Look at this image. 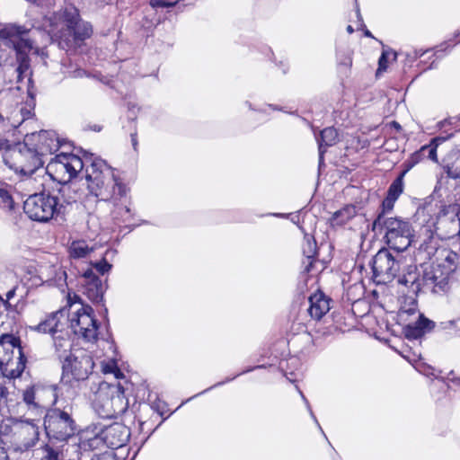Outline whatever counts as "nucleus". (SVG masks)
Returning <instances> with one entry per match:
<instances>
[{
	"label": "nucleus",
	"instance_id": "1",
	"mask_svg": "<svg viewBox=\"0 0 460 460\" xmlns=\"http://www.w3.org/2000/svg\"><path fill=\"white\" fill-rule=\"evenodd\" d=\"M84 180L88 195L98 202L121 199L129 188L117 174V170L101 158H93L84 170Z\"/></svg>",
	"mask_w": 460,
	"mask_h": 460
},
{
	"label": "nucleus",
	"instance_id": "2",
	"mask_svg": "<svg viewBox=\"0 0 460 460\" xmlns=\"http://www.w3.org/2000/svg\"><path fill=\"white\" fill-rule=\"evenodd\" d=\"M49 22L50 39L65 50L79 47L93 32L90 23L82 21L78 10L72 6L54 13Z\"/></svg>",
	"mask_w": 460,
	"mask_h": 460
},
{
	"label": "nucleus",
	"instance_id": "3",
	"mask_svg": "<svg viewBox=\"0 0 460 460\" xmlns=\"http://www.w3.org/2000/svg\"><path fill=\"white\" fill-rule=\"evenodd\" d=\"M130 437L129 429L122 423L114 422L109 426L92 425L81 436L79 449L95 450L103 445L115 449L126 445Z\"/></svg>",
	"mask_w": 460,
	"mask_h": 460
},
{
	"label": "nucleus",
	"instance_id": "4",
	"mask_svg": "<svg viewBox=\"0 0 460 460\" xmlns=\"http://www.w3.org/2000/svg\"><path fill=\"white\" fill-rule=\"evenodd\" d=\"M128 402L119 383L102 381L94 391L93 408L102 419L117 418L128 409Z\"/></svg>",
	"mask_w": 460,
	"mask_h": 460
},
{
	"label": "nucleus",
	"instance_id": "5",
	"mask_svg": "<svg viewBox=\"0 0 460 460\" xmlns=\"http://www.w3.org/2000/svg\"><path fill=\"white\" fill-rule=\"evenodd\" d=\"M65 317L66 308H63L50 314L34 327V330L39 332L51 334L55 352L63 361L66 360V358H70V355H73V341L70 332L66 328L67 323Z\"/></svg>",
	"mask_w": 460,
	"mask_h": 460
},
{
	"label": "nucleus",
	"instance_id": "6",
	"mask_svg": "<svg viewBox=\"0 0 460 460\" xmlns=\"http://www.w3.org/2000/svg\"><path fill=\"white\" fill-rule=\"evenodd\" d=\"M94 363L90 355L82 349H75L70 358H66L62 365V377L59 390H66L69 395H74V391L81 381L87 379L92 373Z\"/></svg>",
	"mask_w": 460,
	"mask_h": 460
},
{
	"label": "nucleus",
	"instance_id": "7",
	"mask_svg": "<svg viewBox=\"0 0 460 460\" xmlns=\"http://www.w3.org/2000/svg\"><path fill=\"white\" fill-rule=\"evenodd\" d=\"M373 230L380 234L384 232L388 246L398 252L405 251L411 244L412 228L406 220L378 214L373 222Z\"/></svg>",
	"mask_w": 460,
	"mask_h": 460
},
{
	"label": "nucleus",
	"instance_id": "8",
	"mask_svg": "<svg viewBox=\"0 0 460 460\" xmlns=\"http://www.w3.org/2000/svg\"><path fill=\"white\" fill-rule=\"evenodd\" d=\"M415 296L410 295L404 296L397 314L399 323L403 326L405 336L414 340L431 332L436 326L435 322L419 312Z\"/></svg>",
	"mask_w": 460,
	"mask_h": 460
},
{
	"label": "nucleus",
	"instance_id": "9",
	"mask_svg": "<svg viewBox=\"0 0 460 460\" xmlns=\"http://www.w3.org/2000/svg\"><path fill=\"white\" fill-rule=\"evenodd\" d=\"M55 402L58 406L47 412L44 419L45 430L50 439L66 441L76 430L75 421L72 417L73 407L66 404L61 408V400L58 396Z\"/></svg>",
	"mask_w": 460,
	"mask_h": 460
},
{
	"label": "nucleus",
	"instance_id": "10",
	"mask_svg": "<svg viewBox=\"0 0 460 460\" xmlns=\"http://www.w3.org/2000/svg\"><path fill=\"white\" fill-rule=\"evenodd\" d=\"M31 30L23 25L7 23L0 30V38L5 40V45L16 52L19 63L17 71L22 75L28 71L30 61L28 54L33 50V41L28 38Z\"/></svg>",
	"mask_w": 460,
	"mask_h": 460
},
{
	"label": "nucleus",
	"instance_id": "11",
	"mask_svg": "<svg viewBox=\"0 0 460 460\" xmlns=\"http://www.w3.org/2000/svg\"><path fill=\"white\" fill-rule=\"evenodd\" d=\"M26 358L21 347V341L13 334L0 337V370L8 378L20 376L25 368Z\"/></svg>",
	"mask_w": 460,
	"mask_h": 460
},
{
	"label": "nucleus",
	"instance_id": "12",
	"mask_svg": "<svg viewBox=\"0 0 460 460\" xmlns=\"http://www.w3.org/2000/svg\"><path fill=\"white\" fill-rule=\"evenodd\" d=\"M69 311L66 309V321L75 335H80L86 341H94L98 335V324L90 305L81 302H73L69 305Z\"/></svg>",
	"mask_w": 460,
	"mask_h": 460
},
{
	"label": "nucleus",
	"instance_id": "13",
	"mask_svg": "<svg viewBox=\"0 0 460 460\" xmlns=\"http://www.w3.org/2000/svg\"><path fill=\"white\" fill-rule=\"evenodd\" d=\"M92 159V155L84 156V160H83L74 154L60 153L51 158L47 164L46 171L54 181L66 184L84 169L85 170Z\"/></svg>",
	"mask_w": 460,
	"mask_h": 460
},
{
	"label": "nucleus",
	"instance_id": "14",
	"mask_svg": "<svg viewBox=\"0 0 460 460\" xmlns=\"http://www.w3.org/2000/svg\"><path fill=\"white\" fill-rule=\"evenodd\" d=\"M60 208L58 198L45 192L30 195L23 204L25 214L31 219L39 222L52 219L59 213Z\"/></svg>",
	"mask_w": 460,
	"mask_h": 460
},
{
	"label": "nucleus",
	"instance_id": "15",
	"mask_svg": "<svg viewBox=\"0 0 460 460\" xmlns=\"http://www.w3.org/2000/svg\"><path fill=\"white\" fill-rule=\"evenodd\" d=\"M13 163L11 165L15 172L23 175H31L37 169L43 166L45 161L40 156L31 146L26 145L24 138L23 145L21 146L18 151L13 153Z\"/></svg>",
	"mask_w": 460,
	"mask_h": 460
},
{
	"label": "nucleus",
	"instance_id": "16",
	"mask_svg": "<svg viewBox=\"0 0 460 460\" xmlns=\"http://www.w3.org/2000/svg\"><path fill=\"white\" fill-rule=\"evenodd\" d=\"M26 145L31 146L35 152L44 159L45 156L58 151L61 141L56 132L41 130L25 136Z\"/></svg>",
	"mask_w": 460,
	"mask_h": 460
},
{
	"label": "nucleus",
	"instance_id": "17",
	"mask_svg": "<svg viewBox=\"0 0 460 460\" xmlns=\"http://www.w3.org/2000/svg\"><path fill=\"white\" fill-rule=\"evenodd\" d=\"M372 270L376 278L390 281L400 270V261L387 250H380L373 259Z\"/></svg>",
	"mask_w": 460,
	"mask_h": 460
},
{
	"label": "nucleus",
	"instance_id": "18",
	"mask_svg": "<svg viewBox=\"0 0 460 460\" xmlns=\"http://www.w3.org/2000/svg\"><path fill=\"white\" fill-rule=\"evenodd\" d=\"M12 430H13L17 441L24 447L22 454L24 455V458H28L31 455L29 449L39 439V427L31 421L19 420L13 421Z\"/></svg>",
	"mask_w": 460,
	"mask_h": 460
},
{
	"label": "nucleus",
	"instance_id": "19",
	"mask_svg": "<svg viewBox=\"0 0 460 460\" xmlns=\"http://www.w3.org/2000/svg\"><path fill=\"white\" fill-rule=\"evenodd\" d=\"M452 269L443 270L437 267L431 270L425 271L421 277L422 291L431 292L436 295H442L449 288V273Z\"/></svg>",
	"mask_w": 460,
	"mask_h": 460
},
{
	"label": "nucleus",
	"instance_id": "20",
	"mask_svg": "<svg viewBox=\"0 0 460 460\" xmlns=\"http://www.w3.org/2000/svg\"><path fill=\"white\" fill-rule=\"evenodd\" d=\"M109 203L112 205L111 216L114 224L119 227H131L134 212L131 209L129 191H126L123 199L111 200Z\"/></svg>",
	"mask_w": 460,
	"mask_h": 460
},
{
	"label": "nucleus",
	"instance_id": "21",
	"mask_svg": "<svg viewBox=\"0 0 460 460\" xmlns=\"http://www.w3.org/2000/svg\"><path fill=\"white\" fill-rule=\"evenodd\" d=\"M81 284L83 293L89 300L93 303H100L102 301L106 287L92 269L84 271L82 276Z\"/></svg>",
	"mask_w": 460,
	"mask_h": 460
},
{
	"label": "nucleus",
	"instance_id": "22",
	"mask_svg": "<svg viewBox=\"0 0 460 460\" xmlns=\"http://www.w3.org/2000/svg\"><path fill=\"white\" fill-rule=\"evenodd\" d=\"M309 315L315 320H320L330 310V299L323 292L318 291L309 296Z\"/></svg>",
	"mask_w": 460,
	"mask_h": 460
},
{
	"label": "nucleus",
	"instance_id": "23",
	"mask_svg": "<svg viewBox=\"0 0 460 460\" xmlns=\"http://www.w3.org/2000/svg\"><path fill=\"white\" fill-rule=\"evenodd\" d=\"M303 254L305 257V261L303 262L305 265V270L308 273L314 271L315 255L317 254V245L314 238L309 234L305 235L303 243Z\"/></svg>",
	"mask_w": 460,
	"mask_h": 460
},
{
	"label": "nucleus",
	"instance_id": "24",
	"mask_svg": "<svg viewBox=\"0 0 460 460\" xmlns=\"http://www.w3.org/2000/svg\"><path fill=\"white\" fill-rule=\"evenodd\" d=\"M398 283L408 289V295L417 296L422 291V281L419 273L415 270H410L406 274L400 277Z\"/></svg>",
	"mask_w": 460,
	"mask_h": 460
},
{
	"label": "nucleus",
	"instance_id": "25",
	"mask_svg": "<svg viewBox=\"0 0 460 460\" xmlns=\"http://www.w3.org/2000/svg\"><path fill=\"white\" fill-rule=\"evenodd\" d=\"M338 138L337 130L332 127H328L323 129L320 133V137H317L319 145V165L323 163V154L327 146H333Z\"/></svg>",
	"mask_w": 460,
	"mask_h": 460
},
{
	"label": "nucleus",
	"instance_id": "26",
	"mask_svg": "<svg viewBox=\"0 0 460 460\" xmlns=\"http://www.w3.org/2000/svg\"><path fill=\"white\" fill-rule=\"evenodd\" d=\"M92 252L93 247L84 240L73 241L69 245V255L73 259L86 258Z\"/></svg>",
	"mask_w": 460,
	"mask_h": 460
},
{
	"label": "nucleus",
	"instance_id": "27",
	"mask_svg": "<svg viewBox=\"0 0 460 460\" xmlns=\"http://www.w3.org/2000/svg\"><path fill=\"white\" fill-rule=\"evenodd\" d=\"M73 452L76 454L78 460H117L112 453L105 452L101 455L93 454V450H81L79 449V443L76 447H71Z\"/></svg>",
	"mask_w": 460,
	"mask_h": 460
},
{
	"label": "nucleus",
	"instance_id": "28",
	"mask_svg": "<svg viewBox=\"0 0 460 460\" xmlns=\"http://www.w3.org/2000/svg\"><path fill=\"white\" fill-rule=\"evenodd\" d=\"M116 254V250L108 249L103 254L102 260L92 263V266L102 275L109 273L112 269V264L111 261L115 258Z\"/></svg>",
	"mask_w": 460,
	"mask_h": 460
},
{
	"label": "nucleus",
	"instance_id": "29",
	"mask_svg": "<svg viewBox=\"0 0 460 460\" xmlns=\"http://www.w3.org/2000/svg\"><path fill=\"white\" fill-rule=\"evenodd\" d=\"M43 456L42 460H78L76 455L68 459H65L63 451L55 449L50 445H46L42 448Z\"/></svg>",
	"mask_w": 460,
	"mask_h": 460
},
{
	"label": "nucleus",
	"instance_id": "30",
	"mask_svg": "<svg viewBox=\"0 0 460 460\" xmlns=\"http://www.w3.org/2000/svg\"><path fill=\"white\" fill-rule=\"evenodd\" d=\"M453 134H448L447 136H438L434 137L429 145V155L428 158L430 159L433 162H438V156H437V149L439 145L449 139Z\"/></svg>",
	"mask_w": 460,
	"mask_h": 460
},
{
	"label": "nucleus",
	"instance_id": "31",
	"mask_svg": "<svg viewBox=\"0 0 460 460\" xmlns=\"http://www.w3.org/2000/svg\"><path fill=\"white\" fill-rule=\"evenodd\" d=\"M404 188L403 173H400L388 188L387 195L398 199Z\"/></svg>",
	"mask_w": 460,
	"mask_h": 460
},
{
	"label": "nucleus",
	"instance_id": "32",
	"mask_svg": "<svg viewBox=\"0 0 460 460\" xmlns=\"http://www.w3.org/2000/svg\"><path fill=\"white\" fill-rule=\"evenodd\" d=\"M0 207L6 209H12L13 200L7 190V185L0 181Z\"/></svg>",
	"mask_w": 460,
	"mask_h": 460
},
{
	"label": "nucleus",
	"instance_id": "33",
	"mask_svg": "<svg viewBox=\"0 0 460 460\" xmlns=\"http://www.w3.org/2000/svg\"><path fill=\"white\" fill-rule=\"evenodd\" d=\"M263 367H265V366H264V365H258V366H255V367H249V368H247V369L243 370V372H241L240 374H237L236 376H233V377H231V378H227V379H226L225 381L218 382V383H217L216 385H212V386H210V387H208V388L205 389L204 391H202V392H200V393H199V394H195L194 396H192V397H190V398L187 399L185 402H182V404H183V403H185V402H190L191 399H193V398H195V397H197V396H199V395H200V394H203L207 393L208 391H209V390L213 389L214 387L223 385L224 384H226V383H227V382H230V381L234 380L236 376H240V375H243V374H245V373H249V372H251V371H252V370H254V369H259V368H263Z\"/></svg>",
	"mask_w": 460,
	"mask_h": 460
},
{
	"label": "nucleus",
	"instance_id": "34",
	"mask_svg": "<svg viewBox=\"0 0 460 460\" xmlns=\"http://www.w3.org/2000/svg\"><path fill=\"white\" fill-rule=\"evenodd\" d=\"M51 279L50 277H44L42 267L40 268V275H34L30 278L31 287H39L43 283L48 282Z\"/></svg>",
	"mask_w": 460,
	"mask_h": 460
},
{
	"label": "nucleus",
	"instance_id": "35",
	"mask_svg": "<svg viewBox=\"0 0 460 460\" xmlns=\"http://www.w3.org/2000/svg\"><path fill=\"white\" fill-rule=\"evenodd\" d=\"M36 388L29 387L23 392V401L28 405L37 406L38 403L35 402L36 397Z\"/></svg>",
	"mask_w": 460,
	"mask_h": 460
},
{
	"label": "nucleus",
	"instance_id": "36",
	"mask_svg": "<svg viewBox=\"0 0 460 460\" xmlns=\"http://www.w3.org/2000/svg\"><path fill=\"white\" fill-rule=\"evenodd\" d=\"M102 372L104 374H114L116 379H119L123 374L118 369L114 362H110L102 365Z\"/></svg>",
	"mask_w": 460,
	"mask_h": 460
},
{
	"label": "nucleus",
	"instance_id": "37",
	"mask_svg": "<svg viewBox=\"0 0 460 460\" xmlns=\"http://www.w3.org/2000/svg\"><path fill=\"white\" fill-rule=\"evenodd\" d=\"M16 420L8 419L2 421L0 424V435L1 436H8L9 434H13V430H12L13 421Z\"/></svg>",
	"mask_w": 460,
	"mask_h": 460
},
{
	"label": "nucleus",
	"instance_id": "38",
	"mask_svg": "<svg viewBox=\"0 0 460 460\" xmlns=\"http://www.w3.org/2000/svg\"><path fill=\"white\" fill-rule=\"evenodd\" d=\"M426 152L429 153V146L425 145L421 146L419 151L413 153L409 159L416 165L420 161H421Z\"/></svg>",
	"mask_w": 460,
	"mask_h": 460
},
{
	"label": "nucleus",
	"instance_id": "39",
	"mask_svg": "<svg viewBox=\"0 0 460 460\" xmlns=\"http://www.w3.org/2000/svg\"><path fill=\"white\" fill-rule=\"evenodd\" d=\"M388 55L389 53L386 51H383L379 60H378V68L376 70V75H378L380 73L385 72L387 68V63H388Z\"/></svg>",
	"mask_w": 460,
	"mask_h": 460
},
{
	"label": "nucleus",
	"instance_id": "40",
	"mask_svg": "<svg viewBox=\"0 0 460 460\" xmlns=\"http://www.w3.org/2000/svg\"><path fill=\"white\" fill-rule=\"evenodd\" d=\"M396 200V199L387 195L382 202V212L380 214L385 215L386 211L392 210Z\"/></svg>",
	"mask_w": 460,
	"mask_h": 460
},
{
	"label": "nucleus",
	"instance_id": "41",
	"mask_svg": "<svg viewBox=\"0 0 460 460\" xmlns=\"http://www.w3.org/2000/svg\"><path fill=\"white\" fill-rule=\"evenodd\" d=\"M296 389L298 390L301 397H302V400L304 401L308 411H309V414L311 416V418L314 420V421L316 423L317 427L319 428V429L321 430V432L325 436V434L323 433V430L322 429V427L320 426L315 415L314 414L313 411H312V408L310 406V403L308 402V400L305 398V396L304 395V394L298 389V387L296 386Z\"/></svg>",
	"mask_w": 460,
	"mask_h": 460
},
{
	"label": "nucleus",
	"instance_id": "42",
	"mask_svg": "<svg viewBox=\"0 0 460 460\" xmlns=\"http://www.w3.org/2000/svg\"><path fill=\"white\" fill-rule=\"evenodd\" d=\"M447 174L451 178H460V158L456 161V165L448 168Z\"/></svg>",
	"mask_w": 460,
	"mask_h": 460
},
{
	"label": "nucleus",
	"instance_id": "43",
	"mask_svg": "<svg viewBox=\"0 0 460 460\" xmlns=\"http://www.w3.org/2000/svg\"><path fill=\"white\" fill-rule=\"evenodd\" d=\"M17 286L13 287L12 289H10L7 293H6V299H3L0 301V303H2L4 306H9L10 305V303L9 301L14 297L15 294H16V290H17Z\"/></svg>",
	"mask_w": 460,
	"mask_h": 460
},
{
	"label": "nucleus",
	"instance_id": "44",
	"mask_svg": "<svg viewBox=\"0 0 460 460\" xmlns=\"http://www.w3.org/2000/svg\"><path fill=\"white\" fill-rule=\"evenodd\" d=\"M356 13H357V18H358V21L361 22V23H360V28H359V29L364 30V35H365L366 37L373 38L372 33H371L367 29H366V26H365V24L363 23V19H362V16H361V13H360V11H359V8H358V5H357V11H356Z\"/></svg>",
	"mask_w": 460,
	"mask_h": 460
},
{
	"label": "nucleus",
	"instance_id": "45",
	"mask_svg": "<svg viewBox=\"0 0 460 460\" xmlns=\"http://www.w3.org/2000/svg\"><path fill=\"white\" fill-rule=\"evenodd\" d=\"M18 113L21 115L22 117V121L19 123L21 124L22 122H24L25 120H27L28 119H30L31 117V109H27V108H21L19 111H18Z\"/></svg>",
	"mask_w": 460,
	"mask_h": 460
},
{
	"label": "nucleus",
	"instance_id": "46",
	"mask_svg": "<svg viewBox=\"0 0 460 460\" xmlns=\"http://www.w3.org/2000/svg\"><path fill=\"white\" fill-rule=\"evenodd\" d=\"M338 64L340 66H344L345 67H349L352 65V58L349 54L344 55V57L339 58Z\"/></svg>",
	"mask_w": 460,
	"mask_h": 460
},
{
	"label": "nucleus",
	"instance_id": "47",
	"mask_svg": "<svg viewBox=\"0 0 460 460\" xmlns=\"http://www.w3.org/2000/svg\"><path fill=\"white\" fill-rule=\"evenodd\" d=\"M76 187V184L75 182H72L70 185H64L60 189V192L63 195L69 194L71 191L75 192Z\"/></svg>",
	"mask_w": 460,
	"mask_h": 460
},
{
	"label": "nucleus",
	"instance_id": "48",
	"mask_svg": "<svg viewBox=\"0 0 460 460\" xmlns=\"http://www.w3.org/2000/svg\"><path fill=\"white\" fill-rule=\"evenodd\" d=\"M415 164H412L410 159L404 162L403 166L404 169L400 172L403 173V177L406 175V173L414 166Z\"/></svg>",
	"mask_w": 460,
	"mask_h": 460
},
{
	"label": "nucleus",
	"instance_id": "49",
	"mask_svg": "<svg viewBox=\"0 0 460 460\" xmlns=\"http://www.w3.org/2000/svg\"><path fill=\"white\" fill-rule=\"evenodd\" d=\"M130 137H131V143H132L133 148L135 150H137V132L131 133Z\"/></svg>",
	"mask_w": 460,
	"mask_h": 460
},
{
	"label": "nucleus",
	"instance_id": "50",
	"mask_svg": "<svg viewBox=\"0 0 460 460\" xmlns=\"http://www.w3.org/2000/svg\"><path fill=\"white\" fill-rule=\"evenodd\" d=\"M456 323H457V321L451 320V321H448L447 323H441V324H445V326L442 327L443 329H447V328L454 327L456 324Z\"/></svg>",
	"mask_w": 460,
	"mask_h": 460
},
{
	"label": "nucleus",
	"instance_id": "51",
	"mask_svg": "<svg viewBox=\"0 0 460 460\" xmlns=\"http://www.w3.org/2000/svg\"><path fill=\"white\" fill-rule=\"evenodd\" d=\"M9 456L5 449L0 447V460H8Z\"/></svg>",
	"mask_w": 460,
	"mask_h": 460
},
{
	"label": "nucleus",
	"instance_id": "52",
	"mask_svg": "<svg viewBox=\"0 0 460 460\" xmlns=\"http://www.w3.org/2000/svg\"><path fill=\"white\" fill-rule=\"evenodd\" d=\"M390 127L394 128L396 131H399L402 128L401 125L398 122H396V121H392L390 123Z\"/></svg>",
	"mask_w": 460,
	"mask_h": 460
},
{
	"label": "nucleus",
	"instance_id": "53",
	"mask_svg": "<svg viewBox=\"0 0 460 460\" xmlns=\"http://www.w3.org/2000/svg\"><path fill=\"white\" fill-rule=\"evenodd\" d=\"M78 199H80V196H69L68 199H66V202L67 203H72V202H75Z\"/></svg>",
	"mask_w": 460,
	"mask_h": 460
},
{
	"label": "nucleus",
	"instance_id": "54",
	"mask_svg": "<svg viewBox=\"0 0 460 460\" xmlns=\"http://www.w3.org/2000/svg\"><path fill=\"white\" fill-rule=\"evenodd\" d=\"M75 76L76 77H82L83 75H84L86 73L85 71L84 70H77V71H75Z\"/></svg>",
	"mask_w": 460,
	"mask_h": 460
},
{
	"label": "nucleus",
	"instance_id": "55",
	"mask_svg": "<svg viewBox=\"0 0 460 460\" xmlns=\"http://www.w3.org/2000/svg\"><path fill=\"white\" fill-rule=\"evenodd\" d=\"M447 123H449V121H448L447 119H445V120H442V121L438 122V126L439 128H443V127H445Z\"/></svg>",
	"mask_w": 460,
	"mask_h": 460
},
{
	"label": "nucleus",
	"instance_id": "56",
	"mask_svg": "<svg viewBox=\"0 0 460 460\" xmlns=\"http://www.w3.org/2000/svg\"><path fill=\"white\" fill-rule=\"evenodd\" d=\"M273 217H286L287 215L286 214H280V213H273L271 214Z\"/></svg>",
	"mask_w": 460,
	"mask_h": 460
},
{
	"label": "nucleus",
	"instance_id": "57",
	"mask_svg": "<svg viewBox=\"0 0 460 460\" xmlns=\"http://www.w3.org/2000/svg\"><path fill=\"white\" fill-rule=\"evenodd\" d=\"M347 31H348L349 33H350V34H351V33H353V31H354L353 27H352L351 25H348V26H347Z\"/></svg>",
	"mask_w": 460,
	"mask_h": 460
},
{
	"label": "nucleus",
	"instance_id": "58",
	"mask_svg": "<svg viewBox=\"0 0 460 460\" xmlns=\"http://www.w3.org/2000/svg\"><path fill=\"white\" fill-rule=\"evenodd\" d=\"M433 252H434V246L433 245L428 246V252H429V254L432 253Z\"/></svg>",
	"mask_w": 460,
	"mask_h": 460
},
{
	"label": "nucleus",
	"instance_id": "59",
	"mask_svg": "<svg viewBox=\"0 0 460 460\" xmlns=\"http://www.w3.org/2000/svg\"><path fill=\"white\" fill-rule=\"evenodd\" d=\"M245 105L250 109V110H254L252 103L250 102H245Z\"/></svg>",
	"mask_w": 460,
	"mask_h": 460
},
{
	"label": "nucleus",
	"instance_id": "60",
	"mask_svg": "<svg viewBox=\"0 0 460 460\" xmlns=\"http://www.w3.org/2000/svg\"><path fill=\"white\" fill-rule=\"evenodd\" d=\"M270 108H272L273 110H277V111H281L280 108H278L277 106H273V105H269Z\"/></svg>",
	"mask_w": 460,
	"mask_h": 460
},
{
	"label": "nucleus",
	"instance_id": "61",
	"mask_svg": "<svg viewBox=\"0 0 460 460\" xmlns=\"http://www.w3.org/2000/svg\"><path fill=\"white\" fill-rule=\"evenodd\" d=\"M288 66L287 65H283V73H286L287 70H288Z\"/></svg>",
	"mask_w": 460,
	"mask_h": 460
},
{
	"label": "nucleus",
	"instance_id": "62",
	"mask_svg": "<svg viewBox=\"0 0 460 460\" xmlns=\"http://www.w3.org/2000/svg\"><path fill=\"white\" fill-rule=\"evenodd\" d=\"M424 52L422 53H419V52H415V57H420V56H423Z\"/></svg>",
	"mask_w": 460,
	"mask_h": 460
},
{
	"label": "nucleus",
	"instance_id": "63",
	"mask_svg": "<svg viewBox=\"0 0 460 460\" xmlns=\"http://www.w3.org/2000/svg\"><path fill=\"white\" fill-rule=\"evenodd\" d=\"M26 1L31 4H37V0H26Z\"/></svg>",
	"mask_w": 460,
	"mask_h": 460
},
{
	"label": "nucleus",
	"instance_id": "64",
	"mask_svg": "<svg viewBox=\"0 0 460 460\" xmlns=\"http://www.w3.org/2000/svg\"><path fill=\"white\" fill-rule=\"evenodd\" d=\"M3 119H4L3 115L0 113V124L3 122Z\"/></svg>",
	"mask_w": 460,
	"mask_h": 460
}]
</instances>
